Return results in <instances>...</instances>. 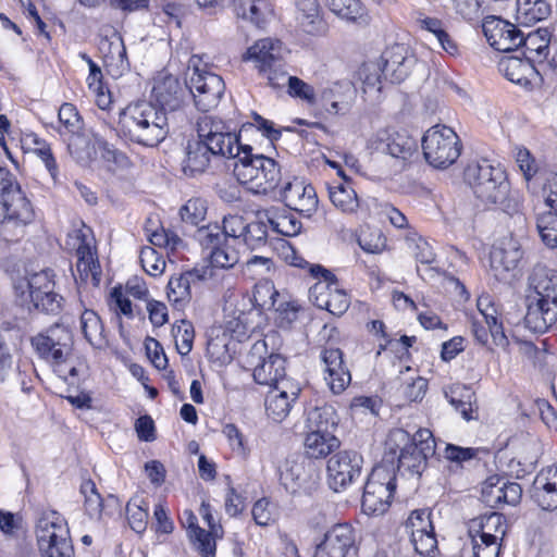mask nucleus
Returning a JSON list of instances; mask_svg holds the SVG:
<instances>
[{
  "instance_id": "35",
  "label": "nucleus",
  "mask_w": 557,
  "mask_h": 557,
  "mask_svg": "<svg viewBox=\"0 0 557 557\" xmlns=\"http://www.w3.org/2000/svg\"><path fill=\"white\" fill-rule=\"evenodd\" d=\"M331 202L343 213L354 214L359 209V198L350 181L334 182L329 186Z\"/></svg>"
},
{
  "instance_id": "10",
  "label": "nucleus",
  "mask_w": 557,
  "mask_h": 557,
  "mask_svg": "<svg viewBox=\"0 0 557 557\" xmlns=\"http://www.w3.org/2000/svg\"><path fill=\"white\" fill-rule=\"evenodd\" d=\"M396 490V476L393 466L384 462L375 466L363 487L361 506L368 515H382L391 505Z\"/></svg>"
},
{
  "instance_id": "59",
  "label": "nucleus",
  "mask_w": 557,
  "mask_h": 557,
  "mask_svg": "<svg viewBox=\"0 0 557 557\" xmlns=\"http://www.w3.org/2000/svg\"><path fill=\"white\" fill-rule=\"evenodd\" d=\"M287 86L289 96L299 98L312 107L318 103L314 88L305 81L298 78L297 76H288Z\"/></svg>"
},
{
  "instance_id": "30",
  "label": "nucleus",
  "mask_w": 557,
  "mask_h": 557,
  "mask_svg": "<svg viewBox=\"0 0 557 557\" xmlns=\"http://www.w3.org/2000/svg\"><path fill=\"white\" fill-rule=\"evenodd\" d=\"M525 296H537L544 301L557 304V271L546 265H535L528 278Z\"/></svg>"
},
{
  "instance_id": "12",
  "label": "nucleus",
  "mask_w": 557,
  "mask_h": 557,
  "mask_svg": "<svg viewBox=\"0 0 557 557\" xmlns=\"http://www.w3.org/2000/svg\"><path fill=\"white\" fill-rule=\"evenodd\" d=\"M363 458L355 450H342L334 454L326 466L330 487L339 492L351 484L361 474Z\"/></svg>"
},
{
  "instance_id": "17",
  "label": "nucleus",
  "mask_w": 557,
  "mask_h": 557,
  "mask_svg": "<svg viewBox=\"0 0 557 557\" xmlns=\"http://www.w3.org/2000/svg\"><path fill=\"white\" fill-rule=\"evenodd\" d=\"M355 540V531L350 524L337 523L325 532L313 557H346L354 547Z\"/></svg>"
},
{
  "instance_id": "4",
  "label": "nucleus",
  "mask_w": 557,
  "mask_h": 557,
  "mask_svg": "<svg viewBox=\"0 0 557 557\" xmlns=\"http://www.w3.org/2000/svg\"><path fill=\"white\" fill-rule=\"evenodd\" d=\"M386 444L394 453L396 449L400 450L398 471L417 476H421L429 458L435 455L436 449L433 434L428 429H420L413 435L403 429L392 430Z\"/></svg>"
},
{
  "instance_id": "38",
  "label": "nucleus",
  "mask_w": 557,
  "mask_h": 557,
  "mask_svg": "<svg viewBox=\"0 0 557 557\" xmlns=\"http://www.w3.org/2000/svg\"><path fill=\"white\" fill-rule=\"evenodd\" d=\"M76 255V269L81 281L88 282L90 280L94 286H98L101 280V269L95 252L87 244H81Z\"/></svg>"
},
{
  "instance_id": "19",
  "label": "nucleus",
  "mask_w": 557,
  "mask_h": 557,
  "mask_svg": "<svg viewBox=\"0 0 557 557\" xmlns=\"http://www.w3.org/2000/svg\"><path fill=\"white\" fill-rule=\"evenodd\" d=\"M320 359L324 366V380L334 394L343 393L351 382V375L346 367L339 348H323Z\"/></svg>"
},
{
  "instance_id": "55",
  "label": "nucleus",
  "mask_w": 557,
  "mask_h": 557,
  "mask_svg": "<svg viewBox=\"0 0 557 557\" xmlns=\"http://www.w3.org/2000/svg\"><path fill=\"white\" fill-rule=\"evenodd\" d=\"M476 524L473 521V527ZM478 530L474 532L479 534L490 533L491 535H495V540L502 541L507 533L508 525L506 524V518L504 515L498 512H492L488 516H485L478 522Z\"/></svg>"
},
{
  "instance_id": "46",
  "label": "nucleus",
  "mask_w": 557,
  "mask_h": 557,
  "mask_svg": "<svg viewBox=\"0 0 557 557\" xmlns=\"http://www.w3.org/2000/svg\"><path fill=\"white\" fill-rule=\"evenodd\" d=\"M223 238L220 245L210 252V262L215 268L230 269L239 261V251L236 244Z\"/></svg>"
},
{
  "instance_id": "14",
  "label": "nucleus",
  "mask_w": 557,
  "mask_h": 557,
  "mask_svg": "<svg viewBox=\"0 0 557 557\" xmlns=\"http://www.w3.org/2000/svg\"><path fill=\"white\" fill-rule=\"evenodd\" d=\"M482 29L487 42L500 52L519 50L523 33L521 29L502 17L490 15L484 17Z\"/></svg>"
},
{
  "instance_id": "15",
  "label": "nucleus",
  "mask_w": 557,
  "mask_h": 557,
  "mask_svg": "<svg viewBox=\"0 0 557 557\" xmlns=\"http://www.w3.org/2000/svg\"><path fill=\"white\" fill-rule=\"evenodd\" d=\"M284 203L292 210L311 216L318 209L319 199L315 188L302 180L294 178L281 190Z\"/></svg>"
},
{
  "instance_id": "62",
  "label": "nucleus",
  "mask_w": 557,
  "mask_h": 557,
  "mask_svg": "<svg viewBox=\"0 0 557 557\" xmlns=\"http://www.w3.org/2000/svg\"><path fill=\"white\" fill-rule=\"evenodd\" d=\"M247 222L244 216L238 214H228L223 219L222 234L223 238L232 240L239 245V240L246 230Z\"/></svg>"
},
{
  "instance_id": "60",
  "label": "nucleus",
  "mask_w": 557,
  "mask_h": 557,
  "mask_svg": "<svg viewBox=\"0 0 557 557\" xmlns=\"http://www.w3.org/2000/svg\"><path fill=\"white\" fill-rule=\"evenodd\" d=\"M216 534L218 532L206 531L201 528L188 537L202 557H214L216 549L214 535Z\"/></svg>"
},
{
  "instance_id": "36",
  "label": "nucleus",
  "mask_w": 557,
  "mask_h": 557,
  "mask_svg": "<svg viewBox=\"0 0 557 557\" xmlns=\"http://www.w3.org/2000/svg\"><path fill=\"white\" fill-rule=\"evenodd\" d=\"M339 445L341 442L333 432H308L304 442L305 453L311 459L325 458L337 449Z\"/></svg>"
},
{
  "instance_id": "39",
  "label": "nucleus",
  "mask_w": 557,
  "mask_h": 557,
  "mask_svg": "<svg viewBox=\"0 0 557 557\" xmlns=\"http://www.w3.org/2000/svg\"><path fill=\"white\" fill-rule=\"evenodd\" d=\"M286 359L280 354H271L253 370V379L260 385L270 386L285 375Z\"/></svg>"
},
{
  "instance_id": "34",
  "label": "nucleus",
  "mask_w": 557,
  "mask_h": 557,
  "mask_svg": "<svg viewBox=\"0 0 557 557\" xmlns=\"http://www.w3.org/2000/svg\"><path fill=\"white\" fill-rule=\"evenodd\" d=\"M282 59V42L272 38L256 41L247 50V60L256 62L258 70L275 66Z\"/></svg>"
},
{
  "instance_id": "16",
  "label": "nucleus",
  "mask_w": 557,
  "mask_h": 557,
  "mask_svg": "<svg viewBox=\"0 0 557 557\" xmlns=\"http://www.w3.org/2000/svg\"><path fill=\"white\" fill-rule=\"evenodd\" d=\"M319 476L313 473L311 465L306 467L304 461L287 459L281 469L280 480L290 494H310L317 485Z\"/></svg>"
},
{
  "instance_id": "28",
  "label": "nucleus",
  "mask_w": 557,
  "mask_h": 557,
  "mask_svg": "<svg viewBox=\"0 0 557 557\" xmlns=\"http://www.w3.org/2000/svg\"><path fill=\"white\" fill-rule=\"evenodd\" d=\"M310 299L318 308L325 309L334 315L344 314L350 306V298L344 289L338 286L330 289L324 283H315L310 288Z\"/></svg>"
},
{
  "instance_id": "58",
  "label": "nucleus",
  "mask_w": 557,
  "mask_h": 557,
  "mask_svg": "<svg viewBox=\"0 0 557 557\" xmlns=\"http://www.w3.org/2000/svg\"><path fill=\"white\" fill-rule=\"evenodd\" d=\"M431 516L432 512L429 509H416L410 513L406 521V528L410 531V537L434 530Z\"/></svg>"
},
{
  "instance_id": "22",
  "label": "nucleus",
  "mask_w": 557,
  "mask_h": 557,
  "mask_svg": "<svg viewBox=\"0 0 557 557\" xmlns=\"http://www.w3.org/2000/svg\"><path fill=\"white\" fill-rule=\"evenodd\" d=\"M187 92V81L182 85L177 77L170 74L160 76L152 88V97L164 112L166 109L170 111L178 109Z\"/></svg>"
},
{
  "instance_id": "27",
  "label": "nucleus",
  "mask_w": 557,
  "mask_h": 557,
  "mask_svg": "<svg viewBox=\"0 0 557 557\" xmlns=\"http://www.w3.org/2000/svg\"><path fill=\"white\" fill-rule=\"evenodd\" d=\"M531 495L542 509H557V466L547 467L535 476Z\"/></svg>"
},
{
  "instance_id": "2",
  "label": "nucleus",
  "mask_w": 557,
  "mask_h": 557,
  "mask_svg": "<svg viewBox=\"0 0 557 557\" xmlns=\"http://www.w3.org/2000/svg\"><path fill=\"white\" fill-rule=\"evenodd\" d=\"M34 220L33 206L14 175L0 166V236L7 242H16Z\"/></svg>"
},
{
  "instance_id": "33",
  "label": "nucleus",
  "mask_w": 557,
  "mask_h": 557,
  "mask_svg": "<svg viewBox=\"0 0 557 557\" xmlns=\"http://www.w3.org/2000/svg\"><path fill=\"white\" fill-rule=\"evenodd\" d=\"M233 10L237 17L257 27L263 26L273 15L270 0H233Z\"/></svg>"
},
{
  "instance_id": "42",
  "label": "nucleus",
  "mask_w": 557,
  "mask_h": 557,
  "mask_svg": "<svg viewBox=\"0 0 557 557\" xmlns=\"http://www.w3.org/2000/svg\"><path fill=\"white\" fill-rule=\"evenodd\" d=\"M552 7L547 0H517V20L534 24L549 16Z\"/></svg>"
},
{
  "instance_id": "40",
  "label": "nucleus",
  "mask_w": 557,
  "mask_h": 557,
  "mask_svg": "<svg viewBox=\"0 0 557 557\" xmlns=\"http://www.w3.org/2000/svg\"><path fill=\"white\" fill-rule=\"evenodd\" d=\"M81 327L86 341L97 349L107 347L104 327L100 317L94 311L86 309L81 315Z\"/></svg>"
},
{
  "instance_id": "13",
  "label": "nucleus",
  "mask_w": 557,
  "mask_h": 557,
  "mask_svg": "<svg viewBox=\"0 0 557 557\" xmlns=\"http://www.w3.org/2000/svg\"><path fill=\"white\" fill-rule=\"evenodd\" d=\"M72 334L63 325L54 324L45 333L32 337V345L40 358L49 363L70 356L72 351Z\"/></svg>"
},
{
  "instance_id": "47",
  "label": "nucleus",
  "mask_w": 557,
  "mask_h": 557,
  "mask_svg": "<svg viewBox=\"0 0 557 557\" xmlns=\"http://www.w3.org/2000/svg\"><path fill=\"white\" fill-rule=\"evenodd\" d=\"M469 533L472 539L474 557H498L500 541L495 540V535L490 533L479 534L474 532L473 525H471Z\"/></svg>"
},
{
  "instance_id": "49",
  "label": "nucleus",
  "mask_w": 557,
  "mask_h": 557,
  "mask_svg": "<svg viewBox=\"0 0 557 557\" xmlns=\"http://www.w3.org/2000/svg\"><path fill=\"white\" fill-rule=\"evenodd\" d=\"M295 403L296 400L284 397L282 394L269 391L265 397L267 414L273 421L282 422L289 414Z\"/></svg>"
},
{
  "instance_id": "6",
  "label": "nucleus",
  "mask_w": 557,
  "mask_h": 557,
  "mask_svg": "<svg viewBox=\"0 0 557 557\" xmlns=\"http://www.w3.org/2000/svg\"><path fill=\"white\" fill-rule=\"evenodd\" d=\"M14 290L20 305L28 309L33 306L37 310L52 314L61 310L63 298L54 292L51 270H42L17 280Z\"/></svg>"
},
{
  "instance_id": "37",
  "label": "nucleus",
  "mask_w": 557,
  "mask_h": 557,
  "mask_svg": "<svg viewBox=\"0 0 557 557\" xmlns=\"http://www.w3.org/2000/svg\"><path fill=\"white\" fill-rule=\"evenodd\" d=\"M297 20L302 29L310 35L324 32V23L320 17V5L317 0H295Z\"/></svg>"
},
{
  "instance_id": "3",
  "label": "nucleus",
  "mask_w": 557,
  "mask_h": 557,
  "mask_svg": "<svg viewBox=\"0 0 557 557\" xmlns=\"http://www.w3.org/2000/svg\"><path fill=\"white\" fill-rule=\"evenodd\" d=\"M465 181L485 206H495L509 214L518 211V202L509 197L510 183L503 169L487 161L469 164L465 170Z\"/></svg>"
},
{
  "instance_id": "54",
  "label": "nucleus",
  "mask_w": 557,
  "mask_h": 557,
  "mask_svg": "<svg viewBox=\"0 0 557 557\" xmlns=\"http://www.w3.org/2000/svg\"><path fill=\"white\" fill-rule=\"evenodd\" d=\"M268 242V228L263 222L253 221L247 224L246 230L239 240V245L250 250L264 246Z\"/></svg>"
},
{
  "instance_id": "25",
  "label": "nucleus",
  "mask_w": 557,
  "mask_h": 557,
  "mask_svg": "<svg viewBox=\"0 0 557 557\" xmlns=\"http://www.w3.org/2000/svg\"><path fill=\"white\" fill-rule=\"evenodd\" d=\"M356 90L349 83L338 84L324 88L314 107H319L331 115L345 114L349 111Z\"/></svg>"
},
{
  "instance_id": "11",
  "label": "nucleus",
  "mask_w": 557,
  "mask_h": 557,
  "mask_svg": "<svg viewBox=\"0 0 557 557\" xmlns=\"http://www.w3.org/2000/svg\"><path fill=\"white\" fill-rule=\"evenodd\" d=\"M187 89L195 106L200 111H209L218 106L225 90V84L218 74L200 71L197 66L187 73Z\"/></svg>"
},
{
  "instance_id": "61",
  "label": "nucleus",
  "mask_w": 557,
  "mask_h": 557,
  "mask_svg": "<svg viewBox=\"0 0 557 557\" xmlns=\"http://www.w3.org/2000/svg\"><path fill=\"white\" fill-rule=\"evenodd\" d=\"M81 492L85 497V510L89 517H99L102 510V498L91 480L82 483Z\"/></svg>"
},
{
  "instance_id": "53",
  "label": "nucleus",
  "mask_w": 557,
  "mask_h": 557,
  "mask_svg": "<svg viewBox=\"0 0 557 557\" xmlns=\"http://www.w3.org/2000/svg\"><path fill=\"white\" fill-rule=\"evenodd\" d=\"M128 524L136 533H143L148 524V506L144 500L131 499L126 505Z\"/></svg>"
},
{
  "instance_id": "56",
  "label": "nucleus",
  "mask_w": 557,
  "mask_h": 557,
  "mask_svg": "<svg viewBox=\"0 0 557 557\" xmlns=\"http://www.w3.org/2000/svg\"><path fill=\"white\" fill-rule=\"evenodd\" d=\"M173 336L176 343L177 352L186 356L193 348L195 331L193 324L187 320H181L178 324L173 326Z\"/></svg>"
},
{
  "instance_id": "23",
  "label": "nucleus",
  "mask_w": 557,
  "mask_h": 557,
  "mask_svg": "<svg viewBox=\"0 0 557 557\" xmlns=\"http://www.w3.org/2000/svg\"><path fill=\"white\" fill-rule=\"evenodd\" d=\"M523 258L520 243L513 237L503 238L491 251V267L496 276L515 271Z\"/></svg>"
},
{
  "instance_id": "18",
  "label": "nucleus",
  "mask_w": 557,
  "mask_h": 557,
  "mask_svg": "<svg viewBox=\"0 0 557 557\" xmlns=\"http://www.w3.org/2000/svg\"><path fill=\"white\" fill-rule=\"evenodd\" d=\"M211 275V269L202 267L200 269L194 268L177 276H172L168 283L166 294L169 301L176 309L185 308L191 299V285L205 281Z\"/></svg>"
},
{
  "instance_id": "7",
  "label": "nucleus",
  "mask_w": 557,
  "mask_h": 557,
  "mask_svg": "<svg viewBox=\"0 0 557 557\" xmlns=\"http://www.w3.org/2000/svg\"><path fill=\"white\" fill-rule=\"evenodd\" d=\"M41 557H74V546L66 520L55 510H45L36 524Z\"/></svg>"
},
{
  "instance_id": "21",
  "label": "nucleus",
  "mask_w": 557,
  "mask_h": 557,
  "mask_svg": "<svg viewBox=\"0 0 557 557\" xmlns=\"http://www.w3.org/2000/svg\"><path fill=\"white\" fill-rule=\"evenodd\" d=\"M522 488L517 482H509L497 475L488 478L482 487V500L494 508L500 504L516 506L520 503Z\"/></svg>"
},
{
  "instance_id": "57",
  "label": "nucleus",
  "mask_w": 557,
  "mask_h": 557,
  "mask_svg": "<svg viewBox=\"0 0 557 557\" xmlns=\"http://www.w3.org/2000/svg\"><path fill=\"white\" fill-rule=\"evenodd\" d=\"M195 240L209 253L223 240V234L219 225H206L198 227L194 233Z\"/></svg>"
},
{
  "instance_id": "50",
  "label": "nucleus",
  "mask_w": 557,
  "mask_h": 557,
  "mask_svg": "<svg viewBox=\"0 0 557 557\" xmlns=\"http://www.w3.org/2000/svg\"><path fill=\"white\" fill-rule=\"evenodd\" d=\"M515 156L516 162L520 171L522 172L523 178L527 183V189L531 193H534L535 187L533 186L532 182L535 178L540 169L536 159L524 147L516 148Z\"/></svg>"
},
{
  "instance_id": "20",
  "label": "nucleus",
  "mask_w": 557,
  "mask_h": 557,
  "mask_svg": "<svg viewBox=\"0 0 557 557\" xmlns=\"http://www.w3.org/2000/svg\"><path fill=\"white\" fill-rule=\"evenodd\" d=\"M524 325L534 333H545L557 322V304L537 296H525Z\"/></svg>"
},
{
  "instance_id": "63",
  "label": "nucleus",
  "mask_w": 557,
  "mask_h": 557,
  "mask_svg": "<svg viewBox=\"0 0 557 557\" xmlns=\"http://www.w3.org/2000/svg\"><path fill=\"white\" fill-rule=\"evenodd\" d=\"M140 263L143 269L151 276H158L165 269V261L152 247H144L140 251Z\"/></svg>"
},
{
  "instance_id": "48",
  "label": "nucleus",
  "mask_w": 557,
  "mask_h": 557,
  "mask_svg": "<svg viewBox=\"0 0 557 557\" xmlns=\"http://www.w3.org/2000/svg\"><path fill=\"white\" fill-rule=\"evenodd\" d=\"M100 49L110 64L115 63L121 67L128 66L126 48L119 34H113L110 38L102 40Z\"/></svg>"
},
{
  "instance_id": "52",
  "label": "nucleus",
  "mask_w": 557,
  "mask_h": 557,
  "mask_svg": "<svg viewBox=\"0 0 557 557\" xmlns=\"http://www.w3.org/2000/svg\"><path fill=\"white\" fill-rule=\"evenodd\" d=\"M473 396L470 388L462 386L451 389L450 393H445L448 403L462 416L467 421L474 419L472 416L473 409L471 397Z\"/></svg>"
},
{
  "instance_id": "29",
  "label": "nucleus",
  "mask_w": 557,
  "mask_h": 557,
  "mask_svg": "<svg viewBox=\"0 0 557 557\" xmlns=\"http://www.w3.org/2000/svg\"><path fill=\"white\" fill-rule=\"evenodd\" d=\"M498 70L508 81L519 85H529L541 71L535 62L518 54L503 57Z\"/></svg>"
},
{
  "instance_id": "43",
  "label": "nucleus",
  "mask_w": 557,
  "mask_h": 557,
  "mask_svg": "<svg viewBox=\"0 0 557 557\" xmlns=\"http://www.w3.org/2000/svg\"><path fill=\"white\" fill-rule=\"evenodd\" d=\"M326 4L333 13L348 22H367V9L360 0H326Z\"/></svg>"
},
{
  "instance_id": "45",
  "label": "nucleus",
  "mask_w": 557,
  "mask_h": 557,
  "mask_svg": "<svg viewBox=\"0 0 557 557\" xmlns=\"http://www.w3.org/2000/svg\"><path fill=\"white\" fill-rule=\"evenodd\" d=\"M540 237L548 248H557V210L540 213L536 218Z\"/></svg>"
},
{
  "instance_id": "8",
  "label": "nucleus",
  "mask_w": 557,
  "mask_h": 557,
  "mask_svg": "<svg viewBox=\"0 0 557 557\" xmlns=\"http://www.w3.org/2000/svg\"><path fill=\"white\" fill-rule=\"evenodd\" d=\"M197 138L208 146L216 156L235 159L242 153L245 145L231 121L211 114L198 117L196 123Z\"/></svg>"
},
{
  "instance_id": "51",
  "label": "nucleus",
  "mask_w": 557,
  "mask_h": 557,
  "mask_svg": "<svg viewBox=\"0 0 557 557\" xmlns=\"http://www.w3.org/2000/svg\"><path fill=\"white\" fill-rule=\"evenodd\" d=\"M207 201L202 198H190L180 209V216L185 224L198 226L207 215Z\"/></svg>"
},
{
  "instance_id": "24",
  "label": "nucleus",
  "mask_w": 557,
  "mask_h": 557,
  "mask_svg": "<svg viewBox=\"0 0 557 557\" xmlns=\"http://www.w3.org/2000/svg\"><path fill=\"white\" fill-rule=\"evenodd\" d=\"M414 60L407 54L403 45L387 48L381 55L382 75L392 83H401L409 74Z\"/></svg>"
},
{
  "instance_id": "32",
  "label": "nucleus",
  "mask_w": 557,
  "mask_h": 557,
  "mask_svg": "<svg viewBox=\"0 0 557 557\" xmlns=\"http://www.w3.org/2000/svg\"><path fill=\"white\" fill-rule=\"evenodd\" d=\"M476 306L483 318L482 322H484L490 330L493 344L507 350L509 339L504 332L503 323L499 321L498 310L492 301V298L488 295L480 296Z\"/></svg>"
},
{
  "instance_id": "44",
  "label": "nucleus",
  "mask_w": 557,
  "mask_h": 557,
  "mask_svg": "<svg viewBox=\"0 0 557 557\" xmlns=\"http://www.w3.org/2000/svg\"><path fill=\"white\" fill-rule=\"evenodd\" d=\"M416 151V140L405 133H394L387 139L386 152L398 160L401 166L405 165Z\"/></svg>"
},
{
  "instance_id": "41",
  "label": "nucleus",
  "mask_w": 557,
  "mask_h": 557,
  "mask_svg": "<svg viewBox=\"0 0 557 557\" xmlns=\"http://www.w3.org/2000/svg\"><path fill=\"white\" fill-rule=\"evenodd\" d=\"M338 417L332 406L324 405L315 407L308 412L307 424L308 432L324 433L334 432L338 425Z\"/></svg>"
},
{
  "instance_id": "31",
  "label": "nucleus",
  "mask_w": 557,
  "mask_h": 557,
  "mask_svg": "<svg viewBox=\"0 0 557 557\" xmlns=\"http://www.w3.org/2000/svg\"><path fill=\"white\" fill-rule=\"evenodd\" d=\"M218 157L199 138L190 139L185 147V158L182 162V170L187 176H195L205 173L211 163L212 158Z\"/></svg>"
},
{
  "instance_id": "26",
  "label": "nucleus",
  "mask_w": 557,
  "mask_h": 557,
  "mask_svg": "<svg viewBox=\"0 0 557 557\" xmlns=\"http://www.w3.org/2000/svg\"><path fill=\"white\" fill-rule=\"evenodd\" d=\"M553 38V30L549 27H540L524 35L519 49H523L521 55L528 57L540 67L553 69L552 62L545 63L549 55V46Z\"/></svg>"
},
{
  "instance_id": "64",
  "label": "nucleus",
  "mask_w": 557,
  "mask_h": 557,
  "mask_svg": "<svg viewBox=\"0 0 557 557\" xmlns=\"http://www.w3.org/2000/svg\"><path fill=\"white\" fill-rule=\"evenodd\" d=\"M484 0H453L454 9L467 22H478L484 14Z\"/></svg>"
},
{
  "instance_id": "9",
  "label": "nucleus",
  "mask_w": 557,
  "mask_h": 557,
  "mask_svg": "<svg viewBox=\"0 0 557 557\" xmlns=\"http://www.w3.org/2000/svg\"><path fill=\"white\" fill-rule=\"evenodd\" d=\"M422 150L426 162L435 169H446L460 156L461 143L453 128L435 125L422 138Z\"/></svg>"
},
{
  "instance_id": "1",
  "label": "nucleus",
  "mask_w": 557,
  "mask_h": 557,
  "mask_svg": "<svg viewBox=\"0 0 557 557\" xmlns=\"http://www.w3.org/2000/svg\"><path fill=\"white\" fill-rule=\"evenodd\" d=\"M121 133L129 140L146 147H156L169 135L166 113L148 101L128 104L120 113Z\"/></svg>"
},
{
  "instance_id": "5",
  "label": "nucleus",
  "mask_w": 557,
  "mask_h": 557,
  "mask_svg": "<svg viewBox=\"0 0 557 557\" xmlns=\"http://www.w3.org/2000/svg\"><path fill=\"white\" fill-rule=\"evenodd\" d=\"M252 147L245 145L236 158L233 173L238 183L253 194H268L281 181V166L269 157L253 153Z\"/></svg>"
}]
</instances>
